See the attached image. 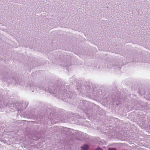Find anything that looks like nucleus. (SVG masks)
Returning <instances> with one entry per match:
<instances>
[{"instance_id":"1","label":"nucleus","mask_w":150,"mask_h":150,"mask_svg":"<svg viewBox=\"0 0 150 150\" xmlns=\"http://www.w3.org/2000/svg\"><path fill=\"white\" fill-rule=\"evenodd\" d=\"M27 88L28 89L32 91L33 92L35 89L38 91L40 90H42L48 92L50 94H52L54 96L59 99H66L67 98L71 99L73 96V93H71L69 92V93H59L58 92H57V90H54V87H52L47 88V85L43 84H41L39 86L33 83H28V84Z\"/></svg>"},{"instance_id":"2","label":"nucleus","mask_w":150,"mask_h":150,"mask_svg":"<svg viewBox=\"0 0 150 150\" xmlns=\"http://www.w3.org/2000/svg\"><path fill=\"white\" fill-rule=\"evenodd\" d=\"M7 82L10 84H14L17 83L18 84V81L16 82V80L13 78H9L7 79L6 80Z\"/></svg>"},{"instance_id":"3","label":"nucleus","mask_w":150,"mask_h":150,"mask_svg":"<svg viewBox=\"0 0 150 150\" xmlns=\"http://www.w3.org/2000/svg\"><path fill=\"white\" fill-rule=\"evenodd\" d=\"M108 68L112 69L113 68V69H120L121 67L120 66H118V65L117 66L116 65H114V66H113L111 63H110L108 65Z\"/></svg>"},{"instance_id":"4","label":"nucleus","mask_w":150,"mask_h":150,"mask_svg":"<svg viewBox=\"0 0 150 150\" xmlns=\"http://www.w3.org/2000/svg\"><path fill=\"white\" fill-rule=\"evenodd\" d=\"M89 148V147L87 144H84L81 147V150H88Z\"/></svg>"},{"instance_id":"5","label":"nucleus","mask_w":150,"mask_h":150,"mask_svg":"<svg viewBox=\"0 0 150 150\" xmlns=\"http://www.w3.org/2000/svg\"><path fill=\"white\" fill-rule=\"evenodd\" d=\"M108 150H117L116 148H109Z\"/></svg>"},{"instance_id":"6","label":"nucleus","mask_w":150,"mask_h":150,"mask_svg":"<svg viewBox=\"0 0 150 150\" xmlns=\"http://www.w3.org/2000/svg\"><path fill=\"white\" fill-rule=\"evenodd\" d=\"M7 105L4 102L3 103V105L2 106V107H7Z\"/></svg>"},{"instance_id":"7","label":"nucleus","mask_w":150,"mask_h":150,"mask_svg":"<svg viewBox=\"0 0 150 150\" xmlns=\"http://www.w3.org/2000/svg\"><path fill=\"white\" fill-rule=\"evenodd\" d=\"M95 150H103L101 148L99 147H98L95 149Z\"/></svg>"},{"instance_id":"8","label":"nucleus","mask_w":150,"mask_h":150,"mask_svg":"<svg viewBox=\"0 0 150 150\" xmlns=\"http://www.w3.org/2000/svg\"><path fill=\"white\" fill-rule=\"evenodd\" d=\"M119 144V143H117V144H115V143H113V144H112V145L113 146H115L116 145V144Z\"/></svg>"},{"instance_id":"9","label":"nucleus","mask_w":150,"mask_h":150,"mask_svg":"<svg viewBox=\"0 0 150 150\" xmlns=\"http://www.w3.org/2000/svg\"><path fill=\"white\" fill-rule=\"evenodd\" d=\"M82 101V102H83V100H82V101Z\"/></svg>"}]
</instances>
